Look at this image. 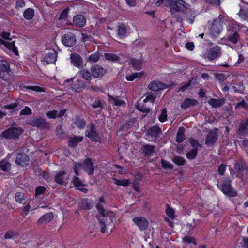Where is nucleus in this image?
Here are the masks:
<instances>
[{"label":"nucleus","instance_id":"f257e3e1","mask_svg":"<svg viewBox=\"0 0 248 248\" xmlns=\"http://www.w3.org/2000/svg\"><path fill=\"white\" fill-rule=\"evenodd\" d=\"M99 202L100 203L96 205V208L100 214L97 216L100 227V231L102 233H105L109 230L110 232H112L114 228V220L115 219V214L104 209L102 204L104 202L103 197L100 198Z\"/></svg>","mask_w":248,"mask_h":248},{"label":"nucleus","instance_id":"f03ea898","mask_svg":"<svg viewBox=\"0 0 248 248\" xmlns=\"http://www.w3.org/2000/svg\"><path fill=\"white\" fill-rule=\"evenodd\" d=\"M81 169L84 170L89 175L93 174L94 171V167L90 158H87L83 164L75 163L74 166V170L76 175H78V171Z\"/></svg>","mask_w":248,"mask_h":248},{"label":"nucleus","instance_id":"7ed1b4c3","mask_svg":"<svg viewBox=\"0 0 248 248\" xmlns=\"http://www.w3.org/2000/svg\"><path fill=\"white\" fill-rule=\"evenodd\" d=\"M10 35L8 32H3L1 34V37L8 40L3 41L0 39V43L3 44L10 51L16 55H18L17 47L15 45V42L11 41V39L9 38Z\"/></svg>","mask_w":248,"mask_h":248},{"label":"nucleus","instance_id":"20e7f679","mask_svg":"<svg viewBox=\"0 0 248 248\" xmlns=\"http://www.w3.org/2000/svg\"><path fill=\"white\" fill-rule=\"evenodd\" d=\"M239 30V25L234 20H232L229 25V31L234 32L228 35V39L233 44H236L238 40L239 36L237 31Z\"/></svg>","mask_w":248,"mask_h":248},{"label":"nucleus","instance_id":"39448f33","mask_svg":"<svg viewBox=\"0 0 248 248\" xmlns=\"http://www.w3.org/2000/svg\"><path fill=\"white\" fill-rule=\"evenodd\" d=\"M189 4L182 0H172L170 10L172 12H185L189 9Z\"/></svg>","mask_w":248,"mask_h":248},{"label":"nucleus","instance_id":"423d86ee","mask_svg":"<svg viewBox=\"0 0 248 248\" xmlns=\"http://www.w3.org/2000/svg\"><path fill=\"white\" fill-rule=\"evenodd\" d=\"M229 179H226L222 183L218 184L223 193L228 197H235L237 195L236 192L233 190L231 185Z\"/></svg>","mask_w":248,"mask_h":248},{"label":"nucleus","instance_id":"0eeeda50","mask_svg":"<svg viewBox=\"0 0 248 248\" xmlns=\"http://www.w3.org/2000/svg\"><path fill=\"white\" fill-rule=\"evenodd\" d=\"M22 133L21 128L12 127L3 131L0 136L6 139H14L18 137Z\"/></svg>","mask_w":248,"mask_h":248},{"label":"nucleus","instance_id":"6e6552de","mask_svg":"<svg viewBox=\"0 0 248 248\" xmlns=\"http://www.w3.org/2000/svg\"><path fill=\"white\" fill-rule=\"evenodd\" d=\"M10 73L8 62L4 60H0V78L6 80L9 78Z\"/></svg>","mask_w":248,"mask_h":248},{"label":"nucleus","instance_id":"1a4fd4ad","mask_svg":"<svg viewBox=\"0 0 248 248\" xmlns=\"http://www.w3.org/2000/svg\"><path fill=\"white\" fill-rule=\"evenodd\" d=\"M69 11V8L67 7L61 13L57 21V25L58 27L62 28L66 25L69 24L70 22L68 19V13Z\"/></svg>","mask_w":248,"mask_h":248},{"label":"nucleus","instance_id":"9d476101","mask_svg":"<svg viewBox=\"0 0 248 248\" xmlns=\"http://www.w3.org/2000/svg\"><path fill=\"white\" fill-rule=\"evenodd\" d=\"M108 89L111 90L110 92L108 93V100L109 102L113 104L114 105L117 106H121L124 105L125 104V102L122 99L119 98L117 96H113L112 95H114L115 92V91H114L113 89V86L110 85H109Z\"/></svg>","mask_w":248,"mask_h":248},{"label":"nucleus","instance_id":"9b49d317","mask_svg":"<svg viewBox=\"0 0 248 248\" xmlns=\"http://www.w3.org/2000/svg\"><path fill=\"white\" fill-rule=\"evenodd\" d=\"M133 222L137 226L141 231L147 229L149 226L148 220L144 217L138 216L133 217Z\"/></svg>","mask_w":248,"mask_h":248},{"label":"nucleus","instance_id":"f8f14e48","mask_svg":"<svg viewBox=\"0 0 248 248\" xmlns=\"http://www.w3.org/2000/svg\"><path fill=\"white\" fill-rule=\"evenodd\" d=\"M189 142L192 146V149L187 153L186 156L188 159L192 160L196 157L198 148L200 145L194 139L191 138L189 140Z\"/></svg>","mask_w":248,"mask_h":248},{"label":"nucleus","instance_id":"ddd939ff","mask_svg":"<svg viewBox=\"0 0 248 248\" xmlns=\"http://www.w3.org/2000/svg\"><path fill=\"white\" fill-rule=\"evenodd\" d=\"M56 52L54 50H52L50 52L46 54L45 56L43 58L42 61L44 64H51L56 62Z\"/></svg>","mask_w":248,"mask_h":248},{"label":"nucleus","instance_id":"4468645a","mask_svg":"<svg viewBox=\"0 0 248 248\" xmlns=\"http://www.w3.org/2000/svg\"><path fill=\"white\" fill-rule=\"evenodd\" d=\"M91 72L93 76L97 78L102 77L106 73V70L100 66L95 65L92 67Z\"/></svg>","mask_w":248,"mask_h":248},{"label":"nucleus","instance_id":"2eb2a0df","mask_svg":"<svg viewBox=\"0 0 248 248\" xmlns=\"http://www.w3.org/2000/svg\"><path fill=\"white\" fill-rule=\"evenodd\" d=\"M71 63L78 68H81L83 66V61L80 56L77 53H72L70 55Z\"/></svg>","mask_w":248,"mask_h":248},{"label":"nucleus","instance_id":"dca6fc26","mask_svg":"<svg viewBox=\"0 0 248 248\" xmlns=\"http://www.w3.org/2000/svg\"><path fill=\"white\" fill-rule=\"evenodd\" d=\"M211 33L214 35L218 34L222 30V25L220 20H214L210 26Z\"/></svg>","mask_w":248,"mask_h":248},{"label":"nucleus","instance_id":"f3484780","mask_svg":"<svg viewBox=\"0 0 248 248\" xmlns=\"http://www.w3.org/2000/svg\"><path fill=\"white\" fill-rule=\"evenodd\" d=\"M69 178L68 175L65 171H60L56 174L54 180L55 182L60 185H62L66 182Z\"/></svg>","mask_w":248,"mask_h":248},{"label":"nucleus","instance_id":"a211bd4d","mask_svg":"<svg viewBox=\"0 0 248 248\" xmlns=\"http://www.w3.org/2000/svg\"><path fill=\"white\" fill-rule=\"evenodd\" d=\"M76 38L73 34H65L62 38V42L66 46H71L76 43Z\"/></svg>","mask_w":248,"mask_h":248},{"label":"nucleus","instance_id":"6ab92c4d","mask_svg":"<svg viewBox=\"0 0 248 248\" xmlns=\"http://www.w3.org/2000/svg\"><path fill=\"white\" fill-rule=\"evenodd\" d=\"M53 218V214L50 212L44 215L38 220L37 224L38 226L44 225L48 223Z\"/></svg>","mask_w":248,"mask_h":248},{"label":"nucleus","instance_id":"aec40b11","mask_svg":"<svg viewBox=\"0 0 248 248\" xmlns=\"http://www.w3.org/2000/svg\"><path fill=\"white\" fill-rule=\"evenodd\" d=\"M29 157L25 154H21L17 155L16 162L17 165L26 166L29 164Z\"/></svg>","mask_w":248,"mask_h":248},{"label":"nucleus","instance_id":"412c9836","mask_svg":"<svg viewBox=\"0 0 248 248\" xmlns=\"http://www.w3.org/2000/svg\"><path fill=\"white\" fill-rule=\"evenodd\" d=\"M148 87L150 90L156 91L164 89L166 88L167 86L161 82L153 81L149 85Z\"/></svg>","mask_w":248,"mask_h":248},{"label":"nucleus","instance_id":"4be33fe9","mask_svg":"<svg viewBox=\"0 0 248 248\" xmlns=\"http://www.w3.org/2000/svg\"><path fill=\"white\" fill-rule=\"evenodd\" d=\"M86 23V18L82 15H77L73 17V23L79 27H83Z\"/></svg>","mask_w":248,"mask_h":248},{"label":"nucleus","instance_id":"5701e85b","mask_svg":"<svg viewBox=\"0 0 248 248\" xmlns=\"http://www.w3.org/2000/svg\"><path fill=\"white\" fill-rule=\"evenodd\" d=\"M32 125L39 128H46L47 126V124L45 120L42 118H36L31 121Z\"/></svg>","mask_w":248,"mask_h":248},{"label":"nucleus","instance_id":"b1692460","mask_svg":"<svg viewBox=\"0 0 248 248\" xmlns=\"http://www.w3.org/2000/svg\"><path fill=\"white\" fill-rule=\"evenodd\" d=\"M220 49L219 46H216L210 49L207 55V58L210 60H212L216 58L220 53Z\"/></svg>","mask_w":248,"mask_h":248},{"label":"nucleus","instance_id":"393cba45","mask_svg":"<svg viewBox=\"0 0 248 248\" xmlns=\"http://www.w3.org/2000/svg\"><path fill=\"white\" fill-rule=\"evenodd\" d=\"M75 83L70 88L74 92H80L81 91L83 88L85 87V84L81 80L77 79L74 78Z\"/></svg>","mask_w":248,"mask_h":248},{"label":"nucleus","instance_id":"a878e982","mask_svg":"<svg viewBox=\"0 0 248 248\" xmlns=\"http://www.w3.org/2000/svg\"><path fill=\"white\" fill-rule=\"evenodd\" d=\"M86 136L89 137L93 141H99L100 138L96 133L94 126L92 125L90 132L87 131Z\"/></svg>","mask_w":248,"mask_h":248},{"label":"nucleus","instance_id":"bb28decb","mask_svg":"<svg viewBox=\"0 0 248 248\" xmlns=\"http://www.w3.org/2000/svg\"><path fill=\"white\" fill-rule=\"evenodd\" d=\"M217 140V136L215 131H210L207 135L206 140L205 143L210 146L213 145L216 140Z\"/></svg>","mask_w":248,"mask_h":248},{"label":"nucleus","instance_id":"cd10ccee","mask_svg":"<svg viewBox=\"0 0 248 248\" xmlns=\"http://www.w3.org/2000/svg\"><path fill=\"white\" fill-rule=\"evenodd\" d=\"M73 183L77 189L83 191L84 193L87 192V189L83 187V183L78 177H75L73 180Z\"/></svg>","mask_w":248,"mask_h":248},{"label":"nucleus","instance_id":"c85d7f7f","mask_svg":"<svg viewBox=\"0 0 248 248\" xmlns=\"http://www.w3.org/2000/svg\"><path fill=\"white\" fill-rule=\"evenodd\" d=\"M197 104V101L195 99L186 98L181 104V108H186L190 106L195 105Z\"/></svg>","mask_w":248,"mask_h":248},{"label":"nucleus","instance_id":"c756f323","mask_svg":"<svg viewBox=\"0 0 248 248\" xmlns=\"http://www.w3.org/2000/svg\"><path fill=\"white\" fill-rule=\"evenodd\" d=\"M208 103L213 107L217 108L224 104V99L211 98L208 100Z\"/></svg>","mask_w":248,"mask_h":248},{"label":"nucleus","instance_id":"7c9ffc66","mask_svg":"<svg viewBox=\"0 0 248 248\" xmlns=\"http://www.w3.org/2000/svg\"><path fill=\"white\" fill-rule=\"evenodd\" d=\"M161 130L158 126H153L149 129L147 132L148 136H151L153 137H157L160 133Z\"/></svg>","mask_w":248,"mask_h":248},{"label":"nucleus","instance_id":"2f4dec72","mask_svg":"<svg viewBox=\"0 0 248 248\" xmlns=\"http://www.w3.org/2000/svg\"><path fill=\"white\" fill-rule=\"evenodd\" d=\"M83 140V137L81 136L71 137L68 140L69 146L70 147H75L78 144L81 142Z\"/></svg>","mask_w":248,"mask_h":248},{"label":"nucleus","instance_id":"473e14b6","mask_svg":"<svg viewBox=\"0 0 248 248\" xmlns=\"http://www.w3.org/2000/svg\"><path fill=\"white\" fill-rule=\"evenodd\" d=\"M242 4H244V3L241 2L238 15L242 20L248 21V10H245L244 9L242 8V7H243Z\"/></svg>","mask_w":248,"mask_h":248},{"label":"nucleus","instance_id":"72a5a7b5","mask_svg":"<svg viewBox=\"0 0 248 248\" xmlns=\"http://www.w3.org/2000/svg\"><path fill=\"white\" fill-rule=\"evenodd\" d=\"M248 132V121H245L241 123L238 130L240 135L246 134Z\"/></svg>","mask_w":248,"mask_h":248},{"label":"nucleus","instance_id":"f704fd0d","mask_svg":"<svg viewBox=\"0 0 248 248\" xmlns=\"http://www.w3.org/2000/svg\"><path fill=\"white\" fill-rule=\"evenodd\" d=\"M78 74L84 79L90 81L92 79V75L87 69H84L79 72Z\"/></svg>","mask_w":248,"mask_h":248},{"label":"nucleus","instance_id":"c9c22d12","mask_svg":"<svg viewBox=\"0 0 248 248\" xmlns=\"http://www.w3.org/2000/svg\"><path fill=\"white\" fill-rule=\"evenodd\" d=\"M185 129L183 127H180L177 134L176 140L178 142H182L185 139Z\"/></svg>","mask_w":248,"mask_h":248},{"label":"nucleus","instance_id":"e433bc0d","mask_svg":"<svg viewBox=\"0 0 248 248\" xmlns=\"http://www.w3.org/2000/svg\"><path fill=\"white\" fill-rule=\"evenodd\" d=\"M143 75L144 73L142 72L127 75L126 76V79L127 81H132L136 78L141 77Z\"/></svg>","mask_w":248,"mask_h":248},{"label":"nucleus","instance_id":"4c0bfd02","mask_svg":"<svg viewBox=\"0 0 248 248\" xmlns=\"http://www.w3.org/2000/svg\"><path fill=\"white\" fill-rule=\"evenodd\" d=\"M34 15V11L32 8H28L24 12V17L27 20L31 19Z\"/></svg>","mask_w":248,"mask_h":248},{"label":"nucleus","instance_id":"58836bf2","mask_svg":"<svg viewBox=\"0 0 248 248\" xmlns=\"http://www.w3.org/2000/svg\"><path fill=\"white\" fill-rule=\"evenodd\" d=\"M142 149L146 155H150L155 151V146L145 145L143 147Z\"/></svg>","mask_w":248,"mask_h":248},{"label":"nucleus","instance_id":"ea45409f","mask_svg":"<svg viewBox=\"0 0 248 248\" xmlns=\"http://www.w3.org/2000/svg\"><path fill=\"white\" fill-rule=\"evenodd\" d=\"M104 56L106 59L114 62L120 60V57L113 53H105Z\"/></svg>","mask_w":248,"mask_h":248},{"label":"nucleus","instance_id":"a19ab883","mask_svg":"<svg viewBox=\"0 0 248 248\" xmlns=\"http://www.w3.org/2000/svg\"><path fill=\"white\" fill-rule=\"evenodd\" d=\"M131 64L134 69L139 70L141 68V62L139 59L133 58L131 59Z\"/></svg>","mask_w":248,"mask_h":248},{"label":"nucleus","instance_id":"79ce46f5","mask_svg":"<svg viewBox=\"0 0 248 248\" xmlns=\"http://www.w3.org/2000/svg\"><path fill=\"white\" fill-rule=\"evenodd\" d=\"M126 35V28L124 24H120L118 27V35L121 38Z\"/></svg>","mask_w":248,"mask_h":248},{"label":"nucleus","instance_id":"37998d69","mask_svg":"<svg viewBox=\"0 0 248 248\" xmlns=\"http://www.w3.org/2000/svg\"><path fill=\"white\" fill-rule=\"evenodd\" d=\"M113 180L115 184L118 186H127L130 183L129 179L118 180L114 178Z\"/></svg>","mask_w":248,"mask_h":248},{"label":"nucleus","instance_id":"c03bdc74","mask_svg":"<svg viewBox=\"0 0 248 248\" xmlns=\"http://www.w3.org/2000/svg\"><path fill=\"white\" fill-rule=\"evenodd\" d=\"M238 245L239 247H241L242 248H248V238H240L238 241Z\"/></svg>","mask_w":248,"mask_h":248},{"label":"nucleus","instance_id":"a18cd8bd","mask_svg":"<svg viewBox=\"0 0 248 248\" xmlns=\"http://www.w3.org/2000/svg\"><path fill=\"white\" fill-rule=\"evenodd\" d=\"M172 0H157L155 2V5L156 6H159L163 4L164 6H170V5L172 4Z\"/></svg>","mask_w":248,"mask_h":248},{"label":"nucleus","instance_id":"49530a36","mask_svg":"<svg viewBox=\"0 0 248 248\" xmlns=\"http://www.w3.org/2000/svg\"><path fill=\"white\" fill-rule=\"evenodd\" d=\"M0 168L5 171H8L10 169V165L6 160H3L0 162Z\"/></svg>","mask_w":248,"mask_h":248},{"label":"nucleus","instance_id":"de8ad7c7","mask_svg":"<svg viewBox=\"0 0 248 248\" xmlns=\"http://www.w3.org/2000/svg\"><path fill=\"white\" fill-rule=\"evenodd\" d=\"M167 109L166 108H163L161 110V114L159 115L158 119L161 122H165L167 120Z\"/></svg>","mask_w":248,"mask_h":248},{"label":"nucleus","instance_id":"09e8293b","mask_svg":"<svg viewBox=\"0 0 248 248\" xmlns=\"http://www.w3.org/2000/svg\"><path fill=\"white\" fill-rule=\"evenodd\" d=\"M75 124L79 129L83 128L85 125L84 121L80 118H77L75 120L74 122Z\"/></svg>","mask_w":248,"mask_h":248},{"label":"nucleus","instance_id":"8fccbe9b","mask_svg":"<svg viewBox=\"0 0 248 248\" xmlns=\"http://www.w3.org/2000/svg\"><path fill=\"white\" fill-rule=\"evenodd\" d=\"M15 199L16 202L22 203L24 200V194L22 192H17L15 195Z\"/></svg>","mask_w":248,"mask_h":248},{"label":"nucleus","instance_id":"3c124183","mask_svg":"<svg viewBox=\"0 0 248 248\" xmlns=\"http://www.w3.org/2000/svg\"><path fill=\"white\" fill-rule=\"evenodd\" d=\"M166 214L167 215L172 219H173V218H174L175 217V211H174V210L170 207H167L166 209Z\"/></svg>","mask_w":248,"mask_h":248},{"label":"nucleus","instance_id":"603ef678","mask_svg":"<svg viewBox=\"0 0 248 248\" xmlns=\"http://www.w3.org/2000/svg\"><path fill=\"white\" fill-rule=\"evenodd\" d=\"M173 161L178 165H183L184 164L185 160L181 156H175L173 158Z\"/></svg>","mask_w":248,"mask_h":248},{"label":"nucleus","instance_id":"864d4df0","mask_svg":"<svg viewBox=\"0 0 248 248\" xmlns=\"http://www.w3.org/2000/svg\"><path fill=\"white\" fill-rule=\"evenodd\" d=\"M99 59V55L98 53H94L93 54L91 55L88 57V61L93 62H96Z\"/></svg>","mask_w":248,"mask_h":248},{"label":"nucleus","instance_id":"5fc2aeb1","mask_svg":"<svg viewBox=\"0 0 248 248\" xmlns=\"http://www.w3.org/2000/svg\"><path fill=\"white\" fill-rule=\"evenodd\" d=\"M46 115L49 119H55L58 116V111L56 110L49 111L46 113Z\"/></svg>","mask_w":248,"mask_h":248},{"label":"nucleus","instance_id":"6e6d98bb","mask_svg":"<svg viewBox=\"0 0 248 248\" xmlns=\"http://www.w3.org/2000/svg\"><path fill=\"white\" fill-rule=\"evenodd\" d=\"M183 242L188 243H193L194 244H196V241L194 237H192L189 236H186L183 239Z\"/></svg>","mask_w":248,"mask_h":248},{"label":"nucleus","instance_id":"4d7b16f0","mask_svg":"<svg viewBox=\"0 0 248 248\" xmlns=\"http://www.w3.org/2000/svg\"><path fill=\"white\" fill-rule=\"evenodd\" d=\"M161 165L164 168H172L173 165L168 161L165 160H161Z\"/></svg>","mask_w":248,"mask_h":248},{"label":"nucleus","instance_id":"13d9d810","mask_svg":"<svg viewBox=\"0 0 248 248\" xmlns=\"http://www.w3.org/2000/svg\"><path fill=\"white\" fill-rule=\"evenodd\" d=\"M28 89H31L33 91L38 92H44L45 90L43 88H41L38 86H29L27 87Z\"/></svg>","mask_w":248,"mask_h":248},{"label":"nucleus","instance_id":"bf43d9fd","mask_svg":"<svg viewBox=\"0 0 248 248\" xmlns=\"http://www.w3.org/2000/svg\"><path fill=\"white\" fill-rule=\"evenodd\" d=\"M20 115H29L31 113V109L28 107H26L20 112Z\"/></svg>","mask_w":248,"mask_h":248},{"label":"nucleus","instance_id":"052dcab7","mask_svg":"<svg viewBox=\"0 0 248 248\" xmlns=\"http://www.w3.org/2000/svg\"><path fill=\"white\" fill-rule=\"evenodd\" d=\"M155 97L151 94L147 95L146 98L144 99V103H146L148 101H150L151 103H153L155 100Z\"/></svg>","mask_w":248,"mask_h":248},{"label":"nucleus","instance_id":"680f3d73","mask_svg":"<svg viewBox=\"0 0 248 248\" xmlns=\"http://www.w3.org/2000/svg\"><path fill=\"white\" fill-rule=\"evenodd\" d=\"M46 190V188L43 186H38L36 188V195H39L43 194Z\"/></svg>","mask_w":248,"mask_h":248},{"label":"nucleus","instance_id":"e2e57ef3","mask_svg":"<svg viewBox=\"0 0 248 248\" xmlns=\"http://www.w3.org/2000/svg\"><path fill=\"white\" fill-rule=\"evenodd\" d=\"M226 170V166L223 164L220 165L218 169V172L220 175H223Z\"/></svg>","mask_w":248,"mask_h":248},{"label":"nucleus","instance_id":"0e129e2a","mask_svg":"<svg viewBox=\"0 0 248 248\" xmlns=\"http://www.w3.org/2000/svg\"><path fill=\"white\" fill-rule=\"evenodd\" d=\"M244 168V163L243 162H241L240 163H237L235 165V169L238 170V171L241 172L243 170Z\"/></svg>","mask_w":248,"mask_h":248},{"label":"nucleus","instance_id":"69168bd1","mask_svg":"<svg viewBox=\"0 0 248 248\" xmlns=\"http://www.w3.org/2000/svg\"><path fill=\"white\" fill-rule=\"evenodd\" d=\"M185 46L189 50H192L194 47V44L192 42H189L186 43Z\"/></svg>","mask_w":248,"mask_h":248},{"label":"nucleus","instance_id":"338daca9","mask_svg":"<svg viewBox=\"0 0 248 248\" xmlns=\"http://www.w3.org/2000/svg\"><path fill=\"white\" fill-rule=\"evenodd\" d=\"M242 147L246 151H248V140H245L242 143Z\"/></svg>","mask_w":248,"mask_h":248},{"label":"nucleus","instance_id":"774afa93","mask_svg":"<svg viewBox=\"0 0 248 248\" xmlns=\"http://www.w3.org/2000/svg\"><path fill=\"white\" fill-rule=\"evenodd\" d=\"M25 5V2L23 0H18L16 2V6L18 7L22 8Z\"/></svg>","mask_w":248,"mask_h":248}]
</instances>
